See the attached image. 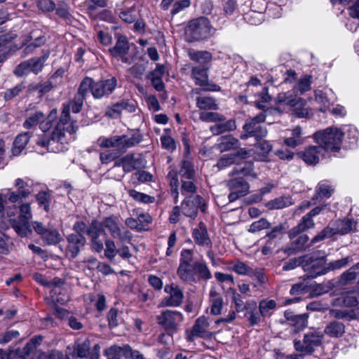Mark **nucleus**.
Listing matches in <instances>:
<instances>
[{
	"label": "nucleus",
	"mask_w": 359,
	"mask_h": 359,
	"mask_svg": "<svg viewBox=\"0 0 359 359\" xmlns=\"http://www.w3.org/2000/svg\"><path fill=\"white\" fill-rule=\"evenodd\" d=\"M76 123V121H72L69 126L65 127L66 124L59 121L52 132L39 137L36 144L46 147L50 152L60 153L67 150L69 140L65 135V131L70 135H74L78 130Z\"/></svg>",
	"instance_id": "f257e3e1"
},
{
	"label": "nucleus",
	"mask_w": 359,
	"mask_h": 359,
	"mask_svg": "<svg viewBox=\"0 0 359 359\" xmlns=\"http://www.w3.org/2000/svg\"><path fill=\"white\" fill-rule=\"evenodd\" d=\"M344 133L337 128H327L314 133L313 138L321 149L333 152L339 151Z\"/></svg>",
	"instance_id": "f03ea898"
},
{
	"label": "nucleus",
	"mask_w": 359,
	"mask_h": 359,
	"mask_svg": "<svg viewBox=\"0 0 359 359\" xmlns=\"http://www.w3.org/2000/svg\"><path fill=\"white\" fill-rule=\"evenodd\" d=\"M168 177L170 179L171 195L176 203L179 197V178L180 180H196V172L193 163L189 159L182 160L179 171L177 172H170L168 174Z\"/></svg>",
	"instance_id": "7ed1b4c3"
},
{
	"label": "nucleus",
	"mask_w": 359,
	"mask_h": 359,
	"mask_svg": "<svg viewBox=\"0 0 359 359\" xmlns=\"http://www.w3.org/2000/svg\"><path fill=\"white\" fill-rule=\"evenodd\" d=\"M355 226L356 223L352 219L348 218L332 222L319 234L316 235L311 242L316 243L336 234L344 235L349 233L355 229Z\"/></svg>",
	"instance_id": "20e7f679"
},
{
	"label": "nucleus",
	"mask_w": 359,
	"mask_h": 359,
	"mask_svg": "<svg viewBox=\"0 0 359 359\" xmlns=\"http://www.w3.org/2000/svg\"><path fill=\"white\" fill-rule=\"evenodd\" d=\"M213 31L214 29L210 20L205 17L191 20L185 30L186 34L190 39V41L206 39L213 34Z\"/></svg>",
	"instance_id": "39448f33"
},
{
	"label": "nucleus",
	"mask_w": 359,
	"mask_h": 359,
	"mask_svg": "<svg viewBox=\"0 0 359 359\" xmlns=\"http://www.w3.org/2000/svg\"><path fill=\"white\" fill-rule=\"evenodd\" d=\"M266 116L264 113H259L253 118H248L243 126V133L241 135L242 140L250 137H254L257 140H261L267 135L266 128L260 125L265 121Z\"/></svg>",
	"instance_id": "423d86ee"
},
{
	"label": "nucleus",
	"mask_w": 359,
	"mask_h": 359,
	"mask_svg": "<svg viewBox=\"0 0 359 359\" xmlns=\"http://www.w3.org/2000/svg\"><path fill=\"white\" fill-rule=\"evenodd\" d=\"M103 228H105L114 238H117L120 243L130 242L132 233L122 224L118 217L111 215L105 217L102 221Z\"/></svg>",
	"instance_id": "0eeeda50"
},
{
	"label": "nucleus",
	"mask_w": 359,
	"mask_h": 359,
	"mask_svg": "<svg viewBox=\"0 0 359 359\" xmlns=\"http://www.w3.org/2000/svg\"><path fill=\"white\" fill-rule=\"evenodd\" d=\"M323 335L320 332L313 331L304 334L303 341H294V346L297 351L306 354L312 353L315 348L322 344Z\"/></svg>",
	"instance_id": "6e6552de"
},
{
	"label": "nucleus",
	"mask_w": 359,
	"mask_h": 359,
	"mask_svg": "<svg viewBox=\"0 0 359 359\" xmlns=\"http://www.w3.org/2000/svg\"><path fill=\"white\" fill-rule=\"evenodd\" d=\"M32 212L29 204L25 203L20 206L18 220L13 219L11 222L12 227L16 233L21 236H27L31 233L29 226V220L32 218Z\"/></svg>",
	"instance_id": "1a4fd4ad"
},
{
	"label": "nucleus",
	"mask_w": 359,
	"mask_h": 359,
	"mask_svg": "<svg viewBox=\"0 0 359 359\" xmlns=\"http://www.w3.org/2000/svg\"><path fill=\"white\" fill-rule=\"evenodd\" d=\"M22 199L16 191H8L7 194H0V215L1 217L6 214L8 217L15 215L18 212L15 203Z\"/></svg>",
	"instance_id": "9d476101"
},
{
	"label": "nucleus",
	"mask_w": 359,
	"mask_h": 359,
	"mask_svg": "<svg viewBox=\"0 0 359 359\" xmlns=\"http://www.w3.org/2000/svg\"><path fill=\"white\" fill-rule=\"evenodd\" d=\"M205 211V203L203 197L196 195L186 197L181 205V210L186 217L194 218L197 215L198 210Z\"/></svg>",
	"instance_id": "9b49d317"
},
{
	"label": "nucleus",
	"mask_w": 359,
	"mask_h": 359,
	"mask_svg": "<svg viewBox=\"0 0 359 359\" xmlns=\"http://www.w3.org/2000/svg\"><path fill=\"white\" fill-rule=\"evenodd\" d=\"M32 226L34 231L41 236L42 241L47 245H55L62 240L59 231L53 226H44L42 223L34 222Z\"/></svg>",
	"instance_id": "f8f14e48"
},
{
	"label": "nucleus",
	"mask_w": 359,
	"mask_h": 359,
	"mask_svg": "<svg viewBox=\"0 0 359 359\" xmlns=\"http://www.w3.org/2000/svg\"><path fill=\"white\" fill-rule=\"evenodd\" d=\"M164 291L168 296L165 297L162 299L161 302V306L177 307L182 304L184 293L179 285L175 283L165 285Z\"/></svg>",
	"instance_id": "ddd939ff"
},
{
	"label": "nucleus",
	"mask_w": 359,
	"mask_h": 359,
	"mask_svg": "<svg viewBox=\"0 0 359 359\" xmlns=\"http://www.w3.org/2000/svg\"><path fill=\"white\" fill-rule=\"evenodd\" d=\"M191 76L195 79V83L203 87L206 91H219L220 87L213 83H209L208 68L205 65L192 67Z\"/></svg>",
	"instance_id": "4468645a"
},
{
	"label": "nucleus",
	"mask_w": 359,
	"mask_h": 359,
	"mask_svg": "<svg viewBox=\"0 0 359 359\" xmlns=\"http://www.w3.org/2000/svg\"><path fill=\"white\" fill-rule=\"evenodd\" d=\"M156 318L158 323L167 330H175L184 320L182 313L171 310L163 311Z\"/></svg>",
	"instance_id": "2eb2a0df"
},
{
	"label": "nucleus",
	"mask_w": 359,
	"mask_h": 359,
	"mask_svg": "<svg viewBox=\"0 0 359 359\" xmlns=\"http://www.w3.org/2000/svg\"><path fill=\"white\" fill-rule=\"evenodd\" d=\"M116 39V43L109 49L111 55L116 58H120L123 62L127 63L128 59L126 55L130 50V45L127 37L123 34L117 33L115 34Z\"/></svg>",
	"instance_id": "dca6fc26"
},
{
	"label": "nucleus",
	"mask_w": 359,
	"mask_h": 359,
	"mask_svg": "<svg viewBox=\"0 0 359 359\" xmlns=\"http://www.w3.org/2000/svg\"><path fill=\"white\" fill-rule=\"evenodd\" d=\"M87 235L90 237L93 250L100 252L103 250V243L99 238L101 234H105L102 222L94 219L86 230Z\"/></svg>",
	"instance_id": "f3484780"
},
{
	"label": "nucleus",
	"mask_w": 359,
	"mask_h": 359,
	"mask_svg": "<svg viewBox=\"0 0 359 359\" xmlns=\"http://www.w3.org/2000/svg\"><path fill=\"white\" fill-rule=\"evenodd\" d=\"M248 157H250V151L243 148L236 153L222 156L216 165L219 170L224 169L233 164L238 165L243 159H246Z\"/></svg>",
	"instance_id": "a211bd4d"
},
{
	"label": "nucleus",
	"mask_w": 359,
	"mask_h": 359,
	"mask_svg": "<svg viewBox=\"0 0 359 359\" xmlns=\"http://www.w3.org/2000/svg\"><path fill=\"white\" fill-rule=\"evenodd\" d=\"M295 93L288 91L280 93L276 97V103L279 105L287 106L290 108H294L296 111L301 109L306 104V101L299 97Z\"/></svg>",
	"instance_id": "6ab92c4d"
},
{
	"label": "nucleus",
	"mask_w": 359,
	"mask_h": 359,
	"mask_svg": "<svg viewBox=\"0 0 359 359\" xmlns=\"http://www.w3.org/2000/svg\"><path fill=\"white\" fill-rule=\"evenodd\" d=\"M85 100V98L76 94L72 100H70L67 103L63 104L62 114L59 121L66 125L68 124L70 121V111L76 114L80 112L82 109Z\"/></svg>",
	"instance_id": "aec40b11"
},
{
	"label": "nucleus",
	"mask_w": 359,
	"mask_h": 359,
	"mask_svg": "<svg viewBox=\"0 0 359 359\" xmlns=\"http://www.w3.org/2000/svg\"><path fill=\"white\" fill-rule=\"evenodd\" d=\"M117 85V80L115 77L105 80H100L95 82L93 88V96L95 99H101L104 96L110 95Z\"/></svg>",
	"instance_id": "412c9836"
},
{
	"label": "nucleus",
	"mask_w": 359,
	"mask_h": 359,
	"mask_svg": "<svg viewBox=\"0 0 359 359\" xmlns=\"http://www.w3.org/2000/svg\"><path fill=\"white\" fill-rule=\"evenodd\" d=\"M114 166L122 167L125 172H130L144 167V163L141 157H136L135 154H130L116 161Z\"/></svg>",
	"instance_id": "4be33fe9"
},
{
	"label": "nucleus",
	"mask_w": 359,
	"mask_h": 359,
	"mask_svg": "<svg viewBox=\"0 0 359 359\" xmlns=\"http://www.w3.org/2000/svg\"><path fill=\"white\" fill-rule=\"evenodd\" d=\"M324 262L323 259H304L303 269L309 278H315L327 273V270L324 266Z\"/></svg>",
	"instance_id": "5701e85b"
},
{
	"label": "nucleus",
	"mask_w": 359,
	"mask_h": 359,
	"mask_svg": "<svg viewBox=\"0 0 359 359\" xmlns=\"http://www.w3.org/2000/svg\"><path fill=\"white\" fill-rule=\"evenodd\" d=\"M125 135H114L110 137H100L98 140L99 145L102 148H114L118 154L126 151L124 144Z\"/></svg>",
	"instance_id": "b1692460"
},
{
	"label": "nucleus",
	"mask_w": 359,
	"mask_h": 359,
	"mask_svg": "<svg viewBox=\"0 0 359 359\" xmlns=\"http://www.w3.org/2000/svg\"><path fill=\"white\" fill-rule=\"evenodd\" d=\"M209 322L205 316L199 317L195 322L192 329L187 332V340L193 341L195 337H206L209 336L208 328Z\"/></svg>",
	"instance_id": "393cba45"
},
{
	"label": "nucleus",
	"mask_w": 359,
	"mask_h": 359,
	"mask_svg": "<svg viewBox=\"0 0 359 359\" xmlns=\"http://www.w3.org/2000/svg\"><path fill=\"white\" fill-rule=\"evenodd\" d=\"M192 237L195 243L199 246L212 248V243L208 233L205 224L201 222L198 227L193 229Z\"/></svg>",
	"instance_id": "a878e982"
},
{
	"label": "nucleus",
	"mask_w": 359,
	"mask_h": 359,
	"mask_svg": "<svg viewBox=\"0 0 359 359\" xmlns=\"http://www.w3.org/2000/svg\"><path fill=\"white\" fill-rule=\"evenodd\" d=\"M67 250L72 258H75L86 243L83 235L72 233L67 237Z\"/></svg>",
	"instance_id": "bb28decb"
},
{
	"label": "nucleus",
	"mask_w": 359,
	"mask_h": 359,
	"mask_svg": "<svg viewBox=\"0 0 359 359\" xmlns=\"http://www.w3.org/2000/svg\"><path fill=\"white\" fill-rule=\"evenodd\" d=\"M123 111L132 113L135 111V106L128 100H121L110 107L106 110V115L109 117L116 118Z\"/></svg>",
	"instance_id": "cd10ccee"
},
{
	"label": "nucleus",
	"mask_w": 359,
	"mask_h": 359,
	"mask_svg": "<svg viewBox=\"0 0 359 359\" xmlns=\"http://www.w3.org/2000/svg\"><path fill=\"white\" fill-rule=\"evenodd\" d=\"M177 275L184 283L194 284L197 282L194 263L191 265L179 266L177 269Z\"/></svg>",
	"instance_id": "c85d7f7f"
},
{
	"label": "nucleus",
	"mask_w": 359,
	"mask_h": 359,
	"mask_svg": "<svg viewBox=\"0 0 359 359\" xmlns=\"http://www.w3.org/2000/svg\"><path fill=\"white\" fill-rule=\"evenodd\" d=\"M290 136L284 138L283 144L288 147L295 148L302 145L304 142L302 129L300 126H297L294 128L289 130Z\"/></svg>",
	"instance_id": "c756f323"
},
{
	"label": "nucleus",
	"mask_w": 359,
	"mask_h": 359,
	"mask_svg": "<svg viewBox=\"0 0 359 359\" xmlns=\"http://www.w3.org/2000/svg\"><path fill=\"white\" fill-rule=\"evenodd\" d=\"M320 146H309L303 151L299 152L298 155L307 164H316L319 161V154L321 150Z\"/></svg>",
	"instance_id": "7c9ffc66"
},
{
	"label": "nucleus",
	"mask_w": 359,
	"mask_h": 359,
	"mask_svg": "<svg viewBox=\"0 0 359 359\" xmlns=\"http://www.w3.org/2000/svg\"><path fill=\"white\" fill-rule=\"evenodd\" d=\"M324 333L332 338H339L345 333V325L341 322L332 320L325 327Z\"/></svg>",
	"instance_id": "2f4dec72"
},
{
	"label": "nucleus",
	"mask_w": 359,
	"mask_h": 359,
	"mask_svg": "<svg viewBox=\"0 0 359 359\" xmlns=\"http://www.w3.org/2000/svg\"><path fill=\"white\" fill-rule=\"evenodd\" d=\"M294 203L292 196H282L267 202L266 207L269 210H278L289 207Z\"/></svg>",
	"instance_id": "473e14b6"
},
{
	"label": "nucleus",
	"mask_w": 359,
	"mask_h": 359,
	"mask_svg": "<svg viewBox=\"0 0 359 359\" xmlns=\"http://www.w3.org/2000/svg\"><path fill=\"white\" fill-rule=\"evenodd\" d=\"M34 40L25 48L26 53L32 52L36 48L41 46L45 43L44 36L41 34V31L39 29H33L28 36L27 41Z\"/></svg>",
	"instance_id": "72a5a7b5"
},
{
	"label": "nucleus",
	"mask_w": 359,
	"mask_h": 359,
	"mask_svg": "<svg viewBox=\"0 0 359 359\" xmlns=\"http://www.w3.org/2000/svg\"><path fill=\"white\" fill-rule=\"evenodd\" d=\"M314 226V222L312 219V217L306 214L304 216L301 220V222L292 228L290 233L289 236L291 239H293L295 236H297L301 232L304 231L305 230L311 228Z\"/></svg>",
	"instance_id": "f704fd0d"
},
{
	"label": "nucleus",
	"mask_w": 359,
	"mask_h": 359,
	"mask_svg": "<svg viewBox=\"0 0 359 359\" xmlns=\"http://www.w3.org/2000/svg\"><path fill=\"white\" fill-rule=\"evenodd\" d=\"M227 187L230 190H234L243 195L249 192L250 186L243 177H236L227 182Z\"/></svg>",
	"instance_id": "c9c22d12"
},
{
	"label": "nucleus",
	"mask_w": 359,
	"mask_h": 359,
	"mask_svg": "<svg viewBox=\"0 0 359 359\" xmlns=\"http://www.w3.org/2000/svg\"><path fill=\"white\" fill-rule=\"evenodd\" d=\"M239 146L240 142L238 140L232 135L222 136L219 139V142L217 144V147L221 151L235 149Z\"/></svg>",
	"instance_id": "e433bc0d"
},
{
	"label": "nucleus",
	"mask_w": 359,
	"mask_h": 359,
	"mask_svg": "<svg viewBox=\"0 0 359 359\" xmlns=\"http://www.w3.org/2000/svg\"><path fill=\"white\" fill-rule=\"evenodd\" d=\"M30 138L29 133L19 134L15 139L12 148V153L14 156H18L25 148Z\"/></svg>",
	"instance_id": "4c0bfd02"
},
{
	"label": "nucleus",
	"mask_w": 359,
	"mask_h": 359,
	"mask_svg": "<svg viewBox=\"0 0 359 359\" xmlns=\"http://www.w3.org/2000/svg\"><path fill=\"white\" fill-rule=\"evenodd\" d=\"M196 107L201 110H217L218 104L215 100L209 96H201L196 98Z\"/></svg>",
	"instance_id": "58836bf2"
},
{
	"label": "nucleus",
	"mask_w": 359,
	"mask_h": 359,
	"mask_svg": "<svg viewBox=\"0 0 359 359\" xmlns=\"http://www.w3.org/2000/svg\"><path fill=\"white\" fill-rule=\"evenodd\" d=\"M194 269L196 277L198 279L204 280H210L212 278V274L208 269L207 264L204 261H198L194 262Z\"/></svg>",
	"instance_id": "ea45409f"
},
{
	"label": "nucleus",
	"mask_w": 359,
	"mask_h": 359,
	"mask_svg": "<svg viewBox=\"0 0 359 359\" xmlns=\"http://www.w3.org/2000/svg\"><path fill=\"white\" fill-rule=\"evenodd\" d=\"M90 341L89 339H86L82 342H79L74 348L73 352V357L78 359L87 358L90 354Z\"/></svg>",
	"instance_id": "a19ab883"
},
{
	"label": "nucleus",
	"mask_w": 359,
	"mask_h": 359,
	"mask_svg": "<svg viewBox=\"0 0 359 359\" xmlns=\"http://www.w3.org/2000/svg\"><path fill=\"white\" fill-rule=\"evenodd\" d=\"M95 86V81L89 77L86 76L81 82L76 95L86 99V96L91 92L93 94V88Z\"/></svg>",
	"instance_id": "79ce46f5"
},
{
	"label": "nucleus",
	"mask_w": 359,
	"mask_h": 359,
	"mask_svg": "<svg viewBox=\"0 0 359 359\" xmlns=\"http://www.w3.org/2000/svg\"><path fill=\"white\" fill-rule=\"evenodd\" d=\"M334 189L325 182L318 183L316 188V195L313 200L318 199L319 198H329L334 192Z\"/></svg>",
	"instance_id": "37998d69"
},
{
	"label": "nucleus",
	"mask_w": 359,
	"mask_h": 359,
	"mask_svg": "<svg viewBox=\"0 0 359 359\" xmlns=\"http://www.w3.org/2000/svg\"><path fill=\"white\" fill-rule=\"evenodd\" d=\"M210 295L212 303L210 312L215 316L219 315L223 306V299L215 290H211Z\"/></svg>",
	"instance_id": "c03bdc74"
},
{
	"label": "nucleus",
	"mask_w": 359,
	"mask_h": 359,
	"mask_svg": "<svg viewBox=\"0 0 359 359\" xmlns=\"http://www.w3.org/2000/svg\"><path fill=\"white\" fill-rule=\"evenodd\" d=\"M276 308V302L273 299H263L259 304V310L261 316H270Z\"/></svg>",
	"instance_id": "a18cd8bd"
},
{
	"label": "nucleus",
	"mask_w": 359,
	"mask_h": 359,
	"mask_svg": "<svg viewBox=\"0 0 359 359\" xmlns=\"http://www.w3.org/2000/svg\"><path fill=\"white\" fill-rule=\"evenodd\" d=\"M48 58V55H44L40 57H33L26 60L28 65L29 71L34 73L35 74H39L41 72L44 62Z\"/></svg>",
	"instance_id": "49530a36"
},
{
	"label": "nucleus",
	"mask_w": 359,
	"mask_h": 359,
	"mask_svg": "<svg viewBox=\"0 0 359 359\" xmlns=\"http://www.w3.org/2000/svg\"><path fill=\"white\" fill-rule=\"evenodd\" d=\"M308 241L309 237L307 235H300L295 241L291 243L290 247L284 250V252L287 255H292L295 251L301 250Z\"/></svg>",
	"instance_id": "de8ad7c7"
},
{
	"label": "nucleus",
	"mask_w": 359,
	"mask_h": 359,
	"mask_svg": "<svg viewBox=\"0 0 359 359\" xmlns=\"http://www.w3.org/2000/svg\"><path fill=\"white\" fill-rule=\"evenodd\" d=\"M243 175V176H251L253 178L257 177V175L253 171V163L250 161L245 162L244 166L241 168H235L230 172L229 175Z\"/></svg>",
	"instance_id": "09e8293b"
},
{
	"label": "nucleus",
	"mask_w": 359,
	"mask_h": 359,
	"mask_svg": "<svg viewBox=\"0 0 359 359\" xmlns=\"http://www.w3.org/2000/svg\"><path fill=\"white\" fill-rule=\"evenodd\" d=\"M44 118L45 114L43 112L36 111L29 116V117L24 122L23 126L27 129L32 128L36 126L37 124L40 123V122L43 120Z\"/></svg>",
	"instance_id": "8fccbe9b"
},
{
	"label": "nucleus",
	"mask_w": 359,
	"mask_h": 359,
	"mask_svg": "<svg viewBox=\"0 0 359 359\" xmlns=\"http://www.w3.org/2000/svg\"><path fill=\"white\" fill-rule=\"evenodd\" d=\"M200 119L204 122H222L226 118L224 115L217 112H205L200 113Z\"/></svg>",
	"instance_id": "3c124183"
},
{
	"label": "nucleus",
	"mask_w": 359,
	"mask_h": 359,
	"mask_svg": "<svg viewBox=\"0 0 359 359\" xmlns=\"http://www.w3.org/2000/svg\"><path fill=\"white\" fill-rule=\"evenodd\" d=\"M128 194L130 197H132L135 201L141 202L143 203H152L154 202L155 198L153 196H150L144 193L139 192L135 189H130L128 191Z\"/></svg>",
	"instance_id": "603ef678"
},
{
	"label": "nucleus",
	"mask_w": 359,
	"mask_h": 359,
	"mask_svg": "<svg viewBox=\"0 0 359 359\" xmlns=\"http://www.w3.org/2000/svg\"><path fill=\"white\" fill-rule=\"evenodd\" d=\"M119 18L126 23L131 24L134 22L137 18L135 7L132 6L121 11L119 13Z\"/></svg>",
	"instance_id": "864d4df0"
},
{
	"label": "nucleus",
	"mask_w": 359,
	"mask_h": 359,
	"mask_svg": "<svg viewBox=\"0 0 359 359\" xmlns=\"http://www.w3.org/2000/svg\"><path fill=\"white\" fill-rule=\"evenodd\" d=\"M232 270L239 274L243 276H253L254 271L252 268L248 266L246 264L242 262H236L232 266Z\"/></svg>",
	"instance_id": "5fc2aeb1"
},
{
	"label": "nucleus",
	"mask_w": 359,
	"mask_h": 359,
	"mask_svg": "<svg viewBox=\"0 0 359 359\" xmlns=\"http://www.w3.org/2000/svg\"><path fill=\"white\" fill-rule=\"evenodd\" d=\"M311 76H303L294 86L293 89L294 93L299 92L300 94H304L311 89Z\"/></svg>",
	"instance_id": "6e6d98bb"
},
{
	"label": "nucleus",
	"mask_w": 359,
	"mask_h": 359,
	"mask_svg": "<svg viewBox=\"0 0 359 359\" xmlns=\"http://www.w3.org/2000/svg\"><path fill=\"white\" fill-rule=\"evenodd\" d=\"M308 324V315L300 314L295 316L290 325L294 327L296 330H302L307 326Z\"/></svg>",
	"instance_id": "4d7b16f0"
},
{
	"label": "nucleus",
	"mask_w": 359,
	"mask_h": 359,
	"mask_svg": "<svg viewBox=\"0 0 359 359\" xmlns=\"http://www.w3.org/2000/svg\"><path fill=\"white\" fill-rule=\"evenodd\" d=\"M196 180H180L181 192L183 195L188 194H193L196 191V186L195 185Z\"/></svg>",
	"instance_id": "13d9d810"
},
{
	"label": "nucleus",
	"mask_w": 359,
	"mask_h": 359,
	"mask_svg": "<svg viewBox=\"0 0 359 359\" xmlns=\"http://www.w3.org/2000/svg\"><path fill=\"white\" fill-rule=\"evenodd\" d=\"M106 248L104 250V256L112 262L116 255L117 250L114 241L111 238L105 241Z\"/></svg>",
	"instance_id": "bf43d9fd"
},
{
	"label": "nucleus",
	"mask_w": 359,
	"mask_h": 359,
	"mask_svg": "<svg viewBox=\"0 0 359 359\" xmlns=\"http://www.w3.org/2000/svg\"><path fill=\"white\" fill-rule=\"evenodd\" d=\"M25 88V84L23 83H20L12 88L7 89L4 93V100L7 101L13 99L18 96Z\"/></svg>",
	"instance_id": "052dcab7"
},
{
	"label": "nucleus",
	"mask_w": 359,
	"mask_h": 359,
	"mask_svg": "<svg viewBox=\"0 0 359 359\" xmlns=\"http://www.w3.org/2000/svg\"><path fill=\"white\" fill-rule=\"evenodd\" d=\"M190 0H177L173 4L172 8L170 11V14L172 16H174L184 11L186 8L190 7Z\"/></svg>",
	"instance_id": "680f3d73"
},
{
	"label": "nucleus",
	"mask_w": 359,
	"mask_h": 359,
	"mask_svg": "<svg viewBox=\"0 0 359 359\" xmlns=\"http://www.w3.org/2000/svg\"><path fill=\"white\" fill-rule=\"evenodd\" d=\"M357 276V271H353L351 267L341 275L339 283L342 285H348L355 280Z\"/></svg>",
	"instance_id": "e2e57ef3"
},
{
	"label": "nucleus",
	"mask_w": 359,
	"mask_h": 359,
	"mask_svg": "<svg viewBox=\"0 0 359 359\" xmlns=\"http://www.w3.org/2000/svg\"><path fill=\"white\" fill-rule=\"evenodd\" d=\"M193 259V250L189 249H183L180 252L179 266L191 265Z\"/></svg>",
	"instance_id": "0e129e2a"
},
{
	"label": "nucleus",
	"mask_w": 359,
	"mask_h": 359,
	"mask_svg": "<svg viewBox=\"0 0 359 359\" xmlns=\"http://www.w3.org/2000/svg\"><path fill=\"white\" fill-rule=\"evenodd\" d=\"M36 201L41 207H43L46 212L49 211L50 194L47 191H41L36 195Z\"/></svg>",
	"instance_id": "69168bd1"
},
{
	"label": "nucleus",
	"mask_w": 359,
	"mask_h": 359,
	"mask_svg": "<svg viewBox=\"0 0 359 359\" xmlns=\"http://www.w3.org/2000/svg\"><path fill=\"white\" fill-rule=\"evenodd\" d=\"M142 136L138 132L133 133L132 135V136L130 137L125 135L124 144H125L126 149L127 150L128 148L133 147L138 144L140 142H142Z\"/></svg>",
	"instance_id": "338daca9"
},
{
	"label": "nucleus",
	"mask_w": 359,
	"mask_h": 359,
	"mask_svg": "<svg viewBox=\"0 0 359 359\" xmlns=\"http://www.w3.org/2000/svg\"><path fill=\"white\" fill-rule=\"evenodd\" d=\"M269 226L270 223L268 222V220L265 218H262L252 223V224L250 226L248 231L250 232L255 233L263 229H268L269 228Z\"/></svg>",
	"instance_id": "774afa93"
}]
</instances>
